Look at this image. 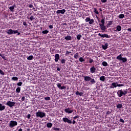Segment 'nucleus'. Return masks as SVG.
<instances>
[{"instance_id": "obj_1", "label": "nucleus", "mask_w": 131, "mask_h": 131, "mask_svg": "<svg viewBox=\"0 0 131 131\" xmlns=\"http://www.w3.org/2000/svg\"><path fill=\"white\" fill-rule=\"evenodd\" d=\"M127 89H126L125 90H119L117 92V95L119 97L121 98L123 96H125L127 94Z\"/></svg>"}, {"instance_id": "obj_2", "label": "nucleus", "mask_w": 131, "mask_h": 131, "mask_svg": "<svg viewBox=\"0 0 131 131\" xmlns=\"http://www.w3.org/2000/svg\"><path fill=\"white\" fill-rule=\"evenodd\" d=\"M7 34L10 35H12V34H16L17 33V35H20V32H18V30H13L11 29H10L9 30H8V31H7Z\"/></svg>"}, {"instance_id": "obj_3", "label": "nucleus", "mask_w": 131, "mask_h": 131, "mask_svg": "<svg viewBox=\"0 0 131 131\" xmlns=\"http://www.w3.org/2000/svg\"><path fill=\"white\" fill-rule=\"evenodd\" d=\"M63 121L64 123H67L68 124H71L72 123L73 124H75L76 123V121L75 120H73V121H72V120L69 119L67 117H63Z\"/></svg>"}, {"instance_id": "obj_4", "label": "nucleus", "mask_w": 131, "mask_h": 131, "mask_svg": "<svg viewBox=\"0 0 131 131\" xmlns=\"http://www.w3.org/2000/svg\"><path fill=\"white\" fill-rule=\"evenodd\" d=\"M117 59L119 61H121L123 63H125L127 61V59L126 57H123L122 54L119 55L117 57Z\"/></svg>"}, {"instance_id": "obj_5", "label": "nucleus", "mask_w": 131, "mask_h": 131, "mask_svg": "<svg viewBox=\"0 0 131 131\" xmlns=\"http://www.w3.org/2000/svg\"><path fill=\"white\" fill-rule=\"evenodd\" d=\"M101 23H102V24H99L100 29L101 30H102L103 31H105L107 28L105 26H104L105 20L104 18L101 19Z\"/></svg>"}, {"instance_id": "obj_6", "label": "nucleus", "mask_w": 131, "mask_h": 131, "mask_svg": "<svg viewBox=\"0 0 131 131\" xmlns=\"http://www.w3.org/2000/svg\"><path fill=\"white\" fill-rule=\"evenodd\" d=\"M36 116L37 117H39L40 118H43L46 116V113L45 112H41L38 111L36 113Z\"/></svg>"}, {"instance_id": "obj_7", "label": "nucleus", "mask_w": 131, "mask_h": 131, "mask_svg": "<svg viewBox=\"0 0 131 131\" xmlns=\"http://www.w3.org/2000/svg\"><path fill=\"white\" fill-rule=\"evenodd\" d=\"M17 125V122L16 121L11 120L9 123V127H13Z\"/></svg>"}, {"instance_id": "obj_8", "label": "nucleus", "mask_w": 131, "mask_h": 131, "mask_svg": "<svg viewBox=\"0 0 131 131\" xmlns=\"http://www.w3.org/2000/svg\"><path fill=\"white\" fill-rule=\"evenodd\" d=\"M15 104V102L8 101L7 103H6V105L9 106L11 108L14 106Z\"/></svg>"}, {"instance_id": "obj_9", "label": "nucleus", "mask_w": 131, "mask_h": 131, "mask_svg": "<svg viewBox=\"0 0 131 131\" xmlns=\"http://www.w3.org/2000/svg\"><path fill=\"white\" fill-rule=\"evenodd\" d=\"M98 36L101 37V38H111L110 35H108L107 34H101V33H99L98 34Z\"/></svg>"}, {"instance_id": "obj_10", "label": "nucleus", "mask_w": 131, "mask_h": 131, "mask_svg": "<svg viewBox=\"0 0 131 131\" xmlns=\"http://www.w3.org/2000/svg\"><path fill=\"white\" fill-rule=\"evenodd\" d=\"M27 19L28 20H30L31 21H32L35 18H34V16L32 15V13H29L28 14Z\"/></svg>"}, {"instance_id": "obj_11", "label": "nucleus", "mask_w": 131, "mask_h": 131, "mask_svg": "<svg viewBox=\"0 0 131 131\" xmlns=\"http://www.w3.org/2000/svg\"><path fill=\"white\" fill-rule=\"evenodd\" d=\"M64 112L68 114H72L73 112V110H71V108H67L64 109Z\"/></svg>"}, {"instance_id": "obj_12", "label": "nucleus", "mask_w": 131, "mask_h": 131, "mask_svg": "<svg viewBox=\"0 0 131 131\" xmlns=\"http://www.w3.org/2000/svg\"><path fill=\"white\" fill-rule=\"evenodd\" d=\"M66 12V10L63 9L62 10H58L56 11V13L57 14H64Z\"/></svg>"}, {"instance_id": "obj_13", "label": "nucleus", "mask_w": 131, "mask_h": 131, "mask_svg": "<svg viewBox=\"0 0 131 131\" xmlns=\"http://www.w3.org/2000/svg\"><path fill=\"white\" fill-rule=\"evenodd\" d=\"M57 86L61 90H63L66 89V87L65 86H61V84L60 83H58V84H57Z\"/></svg>"}, {"instance_id": "obj_14", "label": "nucleus", "mask_w": 131, "mask_h": 131, "mask_svg": "<svg viewBox=\"0 0 131 131\" xmlns=\"http://www.w3.org/2000/svg\"><path fill=\"white\" fill-rule=\"evenodd\" d=\"M84 81L86 82L91 81L92 78L90 76H85L84 77Z\"/></svg>"}, {"instance_id": "obj_15", "label": "nucleus", "mask_w": 131, "mask_h": 131, "mask_svg": "<svg viewBox=\"0 0 131 131\" xmlns=\"http://www.w3.org/2000/svg\"><path fill=\"white\" fill-rule=\"evenodd\" d=\"M60 59L59 54H56L55 56V61L56 62H58L59 59Z\"/></svg>"}, {"instance_id": "obj_16", "label": "nucleus", "mask_w": 131, "mask_h": 131, "mask_svg": "<svg viewBox=\"0 0 131 131\" xmlns=\"http://www.w3.org/2000/svg\"><path fill=\"white\" fill-rule=\"evenodd\" d=\"M96 69L95 68L94 66H93L90 68V71L92 74L96 72Z\"/></svg>"}, {"instance_id": "obj_17", "label": "nucleus", "mask_w": 131, "mask_h": 131, "mask_svg": "<svg viewBox=\"0 0 131 131\" xmlns=\"http://www.w3.org/2000/svg\"><path fill=\"white\" fill-rule=\"evenodd\" d=\"M113 21H108L107 24L106 25V27L107 28H110V26L113 25Z\"/></svg>"}, {"instance_id": "obj_18", "label": "nucleus", "mask_w": 131, "mask_h": 131, "mask_svg": "<svg viewBox=\"0 0 131 131\" xmlns=\"http://www.w3.org/2000/svg\"><path fill=\"white\" fill-rule=\"evenodd\" d=\"M108 43H105V45H102V49L104 50H106L108 48Z\"/></svg>"}, {"instance_id": "obj_19", "label": "nucleus", "mask_w": 131, "mask_h": 131, "mask_svg": "<svg viewBox=\"0 0 131 131\" xmlns=\"http://www.w3.org/2000/svg\"><path fill=\"white\" fill-rule=\"evenodd\" d=\"M64 39L66 40H72V37L70 35H68L67 36H66L64 38Z\"/></svg>"}, {"instance_id": "obj_20", "label": "nucleus", "mask_w": 131, "mask_h": 131, "mask_svg": "<svg viewBox=\"0 0 131 131\" xmlns=\"http://www.w3.org/2000/svg\"><path fill=\"white\" fill-rule=\"evenodd\" d=\"M90 81V84H94L96 83V80L94 78H91Z\"/></svg>"}, {"instance_id": "obj_21", "label": "nucleus", "mask_w": 131, "mask_h": 131, "mask_svg": "<svg viewBox=\"0 0 131 131\" xmlns=\"http://www.w3.org/2000/svg\"><path fill=\"white\" fill-rule=\"evenodd\" d=\"M5 109V106L3 105V104L0 103V111H4Z\"/></svg>"}, {"instance_id": "obj_22", "label": "nucleus", "mask_w": 131, "mask_h": 131, "mask_svg": "<svg viewBox=\"0 0 131 131\" xmlns=\"http://www.w3.org/2000/svg\"><path fill=\"white\" fill-rule=\"evenodd\" d=\"M53 126V124L51 122H48L47 124V127L48 128H51Z\"/></svg>"}, {"instance_id": "obj_23", "label": "nucleus", "mask_w": 131, "mask_h": 131, "mask_svg": "<svg viewBox=\"0 0 131 131\" xmlns=\"http://www.w3.org/2000/svg\"><path fill=\"white\" fill-rule=\"evenodd\" d=\"M75 94H76V95H78L80 96H82L83 95V92H79L78 91H77Z\"/></svg>"}, {"instance_id": "obj_24", "label": "nucleus", "mask_w": 131, "mask_h": 131, "mask_svg": "<svg viewBox=\"0 0 131 131\" xmlns=\"http://www.w3.org/2000/svg\"><path fill=\"white\" fill-rule=\"evenodd\" d=\"M15 5H14L13 6L10 7L9 8V9H10V10L12 12H13L14 11V8H15Z\"/></svg>"}, {"instance_id": "obj_25", "label": "nucleus", "mask_w": 131, "mask_h": 131, "mask_svg": "<svg viewBox=\"0 0 131 131\" xmlns=\"http://www.w3.org/2000/svg\"><path fill=\"white\" fill-rule=\"evenodd\" d=\"M79 57V53L77 52L76 54H74V57L76 59H78V57Z\"/></svg>"}, {"instance_id": "obj_26", "label": "nucleus", "mask_w": 131, "mask_h": 131, "mask_svg": "<svg viewBox=\"0 0 131 131\" xmlns=\"http://www.w3.org/2000/svg\"><path fill=\"white\" fill-rule=\"evenodd\" d=\"M117 28V30H116V31H118V32H120L121 30V27L120 25L117 26V27H116Z\"/></svg>"}, {"instance_id": "obj_27", "label": "nucleus", "mask_w": 131, "mask_h": 131, "mask_svg": "<svg viewBox=\"0 0 131 131\" xmlns=\"http://www.w3.org/2000/svg\"><path fill=\"white\" fill-rule=\"evenodd\" d=\"M105 80V77L104 76H102L100 77V80L102 81V82H104Z\"/></svg>"}, {"instance_id": "obj_28", "label": "nucleus", "mask_w": 131, "mask_h": 131, "mask_svg": "<svg viewBox=\"0 0 131 131\" xmlns=\"http://www.w3.org/2000/svg\"><path fill=\"white\" fill-rule=\"evenodd\" d=\"M118 83L117 82H113L112 85L115 88L118 86Z\"/></svg>"}, {"instance_id": "obj_29", "label": "nucleus", "mask_w": 131, "mask_h": 131, "mask_svg": "<svg viewBox=\"0 0 131 131\" xmlns=\"http://www.w3.org/2000/svg\"><path fill=\"white\" fill-rule=\"evenodd\" d=\"M49 32V30H43V31H42V34L43 35H45V34H48Z\"/></svg>"}, {"instance_id": "obj_30", "label": "nucleus", "mask_w": 131, "mask_h": 131, "mask_svg": "<svg viewBox=\"0 0 131 131\" xmlns=\"http://www.w3.org/2000/svg\"><path fill=\"white\" fill-rule=\"evenodd\" d=\"M122 107L123 105L121 103H118V105H117V107L119 109L122 108Z\"/></svg>"}, {"instance_id": "obj_31", "label": "nucleus", "mask_w": 131, "mask_h": 131, "mask_svg": "<svg viewBox=\"0 0 131 131\" xmlns=\"http://www.w3.org/2000/svg\"><path fill=\"white\" fill-rule=\"evenodd\" d=\"M33 55H30V56H29L27 57V59L28 60H33Z\"/></svg>"}, {"instance_id": "obj_32", "label": "nucleus", "mask_w": 131, "mask_h": 131, "mask_svg": "<svg viewBox=\"0 0 131 131\" xmlns=\"http://www.w3.org/2000/svg\"><path fill=\"white\" fill-rule=\"evenodd\" d=\"M52 129L56 130V131H60L61 130L60 128L58 127H55V126L53 127Z\"/></svg>"}, {"instance_id": "obj_33", "label": "nucleus", "mask_w": 131, "mask_h": 131, "mask_svg": "<svg viewBox=\"0 0 131 131\" xmlns=\"http://www.w3.org/2000/svg\"><path fill=\"white\" fill-rule=\"evenodd\" d=\"M124 16H125V15L123 14H120L119 15V18L120 19H123V18H124Z\"/></svg>"}, {"instance_id": "obj_34", "label": "nucleus", "mask_w": 131, "mask_h": 131, "mask_svg": "<svg viewBox=\"0 0 131 131\" xmlns=\"http://www.w3.org/2000/svg\"><path fill=\"white\" fill-rule=\"evenodd\" d=\"M12 80L14 81H18V78L17 77H12Z\"/></svg>"}, {"instance_id": "obj_35", "label": "nucleus", "mask_w": 131, "mask_h": 131, "mask_svg": "<svg viewBox=\"0 0 131 131\" xmlns=\"http://www.w3.org/2000/svg\"><path fill=\"white\" fill-rule=\"evenodd\" d=\"M21 89L20 87H18L17 88L16 90V92L17 94H19L20 92Z\"/></svg>"}, {"instance_id": "obj_36", "label": "nucleus", "mask_w": 131, "mask_h": 131, "mask_svg": "<svg viewBox=\"0 0 131 131\" xmlns=\"http://www.w3.org/2000/svg\"><path fill=\"white\" fill-rule=\"evenodd\" d=\"M94 12L96 14L99 15V12L98 11L97 8H94Z\"/></svg>"}, {"instance_id": "obj_37", "label": "nucleus", "mask_w": 131, "mask_h": 131, "mask_svg": "<svg viewBox=\"0 0 131 131\" xmlns=\"http://www.w3.org/2000/svg\"><path fill=\"white\" fill-rule=\"evenodd\" d=\"M94 23V19H90V20L89 21V24L90 25H93Z\"/></svg>"}, {"instance_id": "obj_38", "label": "nucleus", "mask_w": 131, "mask_h": 131, "mask_svg": "<svg viewBox=\"0 0 131 131\" xmlns=\"http://www.w3.org/2000/svg\"><path fill=\"white\" fill-rule=\"evenodd\" d=\"M79 61L81 62H83L85 61V60H84V59H83V58L82 57H80L79 58Z\"/></svg>"}, {"instance_id": "obj_39", "label": "nucleus", "mask_w": 131, "mask_h": 131, "mask_svg": "<svg viewBox=\"0 0 131 131\" xmlns=\"http://www.w3.org/2000/svg\"><path fill=\"white\" fill-rule=\"evenodd\" d=\"M82 37V35L81 34H78L77 36V39L78 40H80L81 39V38Z\"/></svg>"}, {"instance_id": "obj_40", "label": "nucleus", "mask_w": 131, "mask_h": 131, "mask_svg": "<svg viewBox=\"0 0 131 131\" xmlns=\"http://www.w3.org/2000/svg\"><path fill=\"white\" fill-rule=\"evenodd\" d=\"M102 65L104 67H107L108 66V64L106 61H103L102 62Z\"/></svg>"}, {"instance_id": "obj_41", "label": "nucleus", "mask_w": 131, "mask_h": 131, "mask_svg": "<svg viewBox=\"0 0 131 131\" xmlns=\"http://www.w3.org/2000/svg\"><path fill=\"white\" fill-rule=\"evenodd\" d=\"M90 20H91L90 17H86V18H85V21L86 23H88V22H90Z\"/></svg>"}, {"instance_id": "obj_42", "label": "nucleus", "mask_w": 131, "mask_h": 131, "mask_svg": "<svg viewBox=\"0 0 131 131\" xmlns=\"http://www.w3.org/2000/svg\"><path fill=\"white\" fill-rule=\"evenodd\" d=\"M66 60L65 59H62L61 60V63L62 64H64L66 63Z\"/></svg>"}, {"instance_id": "obj_43", "label": "nucleus", "mask_w": 131, "mask_h": 131, "mask_svg": "<svg viewBox=\"0 0 131 131\" xmlns=\"http://www.w3.org/2000/svg\"><path fill=\"white\" fill-rule=\"evenodd\" d=\"M45 100L46 101H49L51 100V98L50 97H45Z\"/></svg>"}, {"instance_id": "obj_44", "label": "nucleus", "mask_w": 131, "mask_h": 131, "mask_svg": "<svg viewBox=\"0 0 131 131\" xmlns=\"http://www.w3.org/2000/svg\"><path fill=\"white\" fill-rule=\"evenodd\" d=\"M0 56L4 59V60H6V57L4 56V55H2L0 53Z\"/></svg>"}, {"instance_id": "obj_45", "label": "nucleus", "mask_w": 131, "mask_h": 131, "mask_svg": "<svg viewBox=\"0 0 131 131\" xmlns=\"http://www.w3.org/2000/svg\"><path fill=\"white\" fill-rule=\"evenodd\" d=\"M22 84H23V82H22L21 81H20V82H18V83H17V85L18 86H21V85H22Z\"/></svg>"}, {"instance_id": "obj_46", "label": "nucleus", "mask_w": 131, "mask_h": 131, "mask_svg": "<svg viewBox=\"0 0 131 131\" xmlns=\"http://www.w3.org/2000/svg\"><path fill=\"white\" fill-rule=\"evenodd\" d=\"M93 61H94V60L93 59H92L91 58H89V63H92Z\"/></svg>"}, {"instance_id": "obj_47", "label": "nucleus", "mask_w": 131, "mask_h": 131, "mask_svg": "<svg viewBox=\"0 0 131 131\" xmlns=\"http://www.w3.org/2000/svg\"><path fill=\"white\" fill-rule=\"evenodd\" d=\"M72 53V52L71 51H66V55H69L70 54Z\"/></svg>"}, {"instance_id": "obj_48", "label": "nucleus", "mask_w": 131, "mask_h": 131, "mask_svg": "<svg viewBox=\"0 0 131 131\" xmlns=\"http://www.w3.org/2000/svg\"><path fill=\"white\" fill-rule=\"evenodd\" d=\"M118 87H121V86H124V84L123 83L122 84H118Z\"/></svg>"}, {"instance_id": "obj_49", "label": "nucleus", "mask_w": 131, "mask_h": 131, "mask_svg": "<svg viewBox=\"0 0 131 131\" xmlns=\"http://www.w3.org/2000/svg\"><path fill=\"white\" fill-rule=\"evenodd\" d=\"M119 121H120V122H121L122 123H124V122H125L124 120L122 118H120Z\"/></svg>"}, {"instance_id": "obj_50", "label": "nucleus", "mask_w": 131, "mask_h": 131, "mask_svg": "<svg viewBox=\"0 0 131 131\" xmlns=\"http://www.w3.org/2000/svg\"><path fill=\"white\" fill-rule=\"evenodd\" d=\"M0 74H1L2 75H5L4 72L1 69H0Z\"/></svg>"}, {"instance_id": "obj_51", "label": "nucleus", "mask_w": 131, "mask_h": 131, "mask_svg": "<svg viewBox=\"0 0 131 131\" xmlns=\"http://www.w3.org/2000/svg\"><path fill=\"white\" fill-rule=\"evenodd\" d=\"M78 118H79V115H77V116L73 117V119L76 120V119H77Z\"/></svg>"}, {"instance_id": "obj_52", "label": "nucleus", "mask_w": 131, "mask_h": 131, "mask_svg": "<svg viewBox=\"0 0 131 131\" xmlns=\"http://www.w3.org/2000/svg\"><path fill=\"white\" fill-rule=\"evenodd\" d=\"M49 28H50V29H53V26L52 25H49Z\"/></svg>"}, {"instance_id": "obj_53", "label": "nucleus", "mask_w": 131, "mask_h": 131, "mask_svg": "<svg viewBox=\"0 0 131 131\" xmlns=\"http://www.w3.org/2000/svg\"><path fill=\"white\" fill-rule=\"evenodd\" d=\"M23 25L25 26H27V24L26 21L23 22Z\"/></svg>"}, {"instance_id": "obj_54", "label": "nucleus", "mask_w": 131, "mask_h": 131, "mask_svg": "<svg viewBox=\"0 0 131 131\" xmlns=\"http://www.w3.org/2000/svg\"><path fill=\"white\" fill-rule=\"evenodd\" d=\"M102 3H105L107 2V0H101Z\"/></svg>"}, {"instance_id": "obj_55", "label": "nucleus", "mask_w": 131, "mask_h": 131, "mask_svg": "<svg viewBox=\"0 0 131 131\" xmlns=\"http://www.w3.org/2000/svg\"><path fill=\"white\" fill-rule=\"evenodd\" d=\"M29 7L30 8H32L33 7V6L32 4H30L29 6Z\"/></svg>"}, {"instance_id": "obj_56", "label": "nucleus", "mask_w": 131, "mask_h": 131, "mask_svg": "<svg viewBox=\"0 0 131 131\" xmlns=\"http://www.w3.org/2000/svg\"><path fill=\"white\" fill-rule=\"evenodd\" d=\"M111 114V112H110V111H107V112H106V115H110Z\"/></svg>"}, {"instance_id": "obj_57", "label": "nucleus", "mask_w": 131, "mask_h": 131, "mask_svg": "<svg viewBox=\"0 0 131 131\" xmlns=\"http://www.w3.org/2000/svg\"><path fill=\"white\" fill-rule=\"evenodd\" d=\"M30 117H31V115L30 114H28V116H27V118L28 119H30Z\"/></svg>"}, {"instance_id": "obj_58", "label": "nucleus", "mask_w": 131, "mask_h": 131, "mask_svg": "<svg viewBox=\"0 0 131 131\" xmlns=\"http://www.w3.org/2000/svg\"><path fill=\"white\" fill-rule=\"evenodd\" d=\"M25 97L24 96L22 97V98H21V101H25Z\"/></svg>"}, {"instance_id": "obj_59", "label": "nucleus", "mask_w": 131, "mask_h": 131, "mask_svg": "<svg viewBox=\"0 0 131 131\" xmlns=\"http://www.w3.org/2000/svg\"><path fill=\"white\" fill-rule=\"evenodd\" d=\"M127 30L129 32H131V28H128Z\"/></svg>"}, {"instance_id": "obj_60", "label": "nucleus", "mask_w": 131, "mask_h": 131, "mask_svg": "<svg viewBox=\"0 0 131 131\" xmlns=\"http://www.w3.org/2000/svg\"><path fill=\"white\" fill-rule=\"evenodd\" d=\"M57 70L58 71H60V69L59 68H57Z\"/></svg>"}, {"instance_id": "obj_61", "label": "nucleus", "mask_w": 131, "mask_h": 131, "mask_svg": "<svg viewBox=\"0 0 131 131\" xmlns=\"http://www.w3.org/2000/svg\"><path fill=\"white\" fill-rule=\"evenodd\" d=\"M18 131H23V129L22 128H20V129H19Z\"/></svg>"}, {"instance_id": "obj_62", "label": "nucleus", "mask_w": 131, "mask_h": 131, "mask_svg": "<svg viewBox=\"0 0 131 131\" xmlns=\"http://www.w3.org/2000/svg\"><path fill=\"white\" fill-rule=\"evenodd\" d=\"M99 10H100L101 12H102V11L101 8H100V9H99Z\"/></svg>"}, {"instance_id": "obj_63", "label": "nucleus", "mask_w": 131, "mask_h": 131, "mask_svg": "<svg viewBox=\"0 0 131 131\" xmlns=\"http://www.w3.org/2000/svg\"><path fill=\"white\" fill-rule=\"evenodd\" d=\"M122 83V82H120V83Z\"/></svg>"}, {"instance_id": "obj_64", "label": "nucleus", "mask_w": 131, "mask_h": 131, "mask_svg": "<svg viewBox=\"0 0 131 131\" xmlns=\"http://www.w3.org/2000/svg\"><path fill=\"white\" fill-rule=\"evenodd\" d=\"M80 1H81V0H80Z\"/></svg>"}]
</instances>
